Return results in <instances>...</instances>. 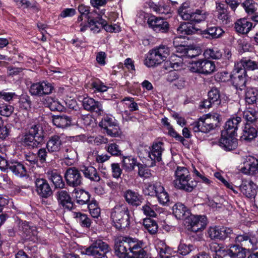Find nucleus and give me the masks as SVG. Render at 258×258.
Instances as JSON below:
<instances>
[{
    "mask_svg": "<svg viewBox=\"0 0 258 258\" xmlns=\"http://www.w3.org/2000/svg\"><path fill=\"white\" fill-rule=\"evenodd\" d=\"M94 23V25H93L92 27L95 26L96 29L97 28L98 30H91L95 32H99L101 28H103L107 32H112L115 31V28L111 25L107 24L106 20L103 19L100 14L99 15L98 18H97L95 20V22Z\"/></svg>",
    "mask_w": 258,
    "mask_h": 258,
    "instance_id": "nucleus-43",
    "label": "nucleus"
},
{
    "mask_svg": "<svg viewBox=\"0 0 258 258\" xmlns=\"http://www.w3.org/2000/svg\"><path fill=\"white\" fill-rule=\"evenodd\" d=\"M178 14L183 20L198 23L205 21L208 16V13L204 10H192L187 3H183L179 7Z\"/></svg>",
    "mask_w": 258,
    "mask_h": 258,
    "instance_id": "nucleus-4",
    "label": "nucleus"
},
{
    "mask_svg": "<svg viewBox=\"0 0 258 258\" xmlns=\"http://www.w3.org/2000/svg\"><path fill=\"white\" fill-rule=\"evenodd\" d=\"M17 96V95L15 92H8L4 90L0 91V99L4 100L6 102H10Z\"/></svg>",
    "mask_w": 258,
    "mask_h": 258,
    "instance_id": "nucleus-61",
    "label": "nucleus"
},
{
    "mask_svg": "<svg viewBox=\"0 0 258 258\" xmlns=\"http://www.w3.org/2000/svg\"><path fill=\"white\" fill-rule=\"evenodd\" d=\"M241 121V117L238 116L230 118L226 121L225 129L222 132H223L224 135H236L238 125Z\"/></svg>",
    "mask_w": 258,
    "mask_h": 258,
    "instance_id": "nucleus-27",
    "label": "nucleus"
},
{
    "mask_svg": "<svg viewBox=\"0 0 258 258\" xmlns=\"http://www.w3.org/2000/svg\"><path fill=\"white\" fill-rule=\"evenodd\" d=\"M204 55L207 58L218 59L222 57V54L217 48H213L205 50Z\"/></svg>",
    "mask_w": 258,
    "mask_h": 258,
    "instance_id": "nucleus-50",
    "label": "nucleus"
},
{
    "mask_svg": "<svg viewBox=\"0 0 258 258\" xmlns=\"http://www.w3.org/2000/svg\"><path fill=\"white\" fill-rule=\"evenodd\" d=\"M170 49L165 45H160L150 50L145 59L148 67H154L165 60L170 54Z\"/></svg>",
    "mask_w": 258,
    "mask_h": 258,
    "instance_id": "nucleus-7",
    "label": "nucleus"
},
{
    "mask_svg": "<svg viewBox=\"0 0 258 258\" xmlns=\"http://www.w3.org/2000/svg\"><path fill=\"white\" fill-rule=\"evenodd\" d=\"M107 243L100 239L92 241L89 246L81 252L82 254L93 256V258H108L106 253L109 251Z\"/></svg>",
    "mask_w": 258,
    "mask_h": 258,
    "instance_id": "nucleus-8",
    "label": "nucleus"
},
{
    "mask_svg": "<svg viewBox=\"0 0 258 258\" xmlns=\"http://www.w3.org/2000/svg\"><path fill=\"white\" fill-rule=\"evenodd\" d=\"M149 6L151 9L158 14L165 15L171 14V8L169 6H158L153 2L149 3Z\"/></svg>",
    "mask_w": 258,
    "mask_h": 258,
    "instance_id": "nucleus-48",
    "label": "nucleus"
},
{
    "mask_svg": "<svg viewBox=\"0 0 258 258\" xmlns=\"http://www.w3.org/2000/svg\"><path fill=\"white\" fill-rule=\"evenodd\" d=\"M10 133L9 128L5 124L3 119L0 117V139L6 140L10 135Z\"/></svg>",
    "mask_w": 258,
    "mask_h": 258,
    "instance_id": "nucleus-59",
    "label": "nucleus"
},
{
    "mask_svg": "<svg viewBox=\"0 0 258 258\" xmlns=\"http://www.w3.org/2000/svg\"><path fill=\"white\" fill-rule=\"evenodd\" d=\"M48 178L50 180L56 188H63L65 183L63 181L61 176L55 170H50L47 172Z\"/></svg>",
    "mask_w": 258,
    "mask_h": 258,
    "instance_id": "nucleus-39",
    "label": "nucleus"
},
{
    "mask_svg": "<svg viewBox=\"0 0 258 258\" xmlns=\"http://www.w3.org/2000/svg\"><path fill=\"white\" fill-rule=\"evenodd\" d=\"M246 76V74L245 73L244 69H238L234 66V70L230 75V78L233 85L237 89L242 90L245 88Z\"/></svg>",
    "mask_w": 258,
    "mask_h": 258,
    "instance_id": "nucleus-12",
    "label": "nucleus"
},
{
    "mask_svg": "<svg viewBox=\"0 0 258 258\" xmlns=\"http://www.w3.org/2000/svg\"><path fill=\"white\" fill-rule=\"evenodd\" d=\"M159 252L161 258H179L178 255L175 254V251L166 246L164 248H160Z\"/></svg>",
    "mask_w": 258,
    "mask_h": 258,
    "instance_id": "nucleus-53",
    "label": "nucleus"
},
{
    "mask_svg": "<svg viewBox=\"0 0 258 258\" xmlns=\"http://www.w3.org/2000/svg\"><path fill=\"white\" fill-rule=\"evenodd\" d=\"M242 6L247 13H253L257 10V5L253 0H246Z\"/></svg>",
    "mask_w": 258,
    "mask_h": 258,
    "instance_id": "nucleus-56",
    "label": "nucleus"
},
{
    "mask_svg": "<svg viewBox=\"0 0 258 258\" xmlns=\"http://www.w3.org/2000/svg\"><path fill=\"white\" fill-rule=\"evenodd\" d=\"M174 186L180 190L191 192L196 187L197 182L192 179L188 169L184 166H177L174 171Z\"/></svg>",
    "mask_w": 258,
    "mask_h": 258,
    "instance_id": "nucleus-3",
    "label": "nucleus"
},
{
    "mask_svg": "<svg viewBox=\"0 0 258 258\" xmlns=\"http://www.w3.org/2000/svg\"><path fill=\"white\" fill-rule=\"evenodd\" d=\"M75 217L78 219L81 225L84 227L88 228L91 226V220L86 214L81 213H75Z\"/></svg>",
    "mask_w": 258,
    "mask_h": 258,
    "instance_id": "nucleus-55",
    "label": "nucleus"
},
{
    "mask_svg": "<svg viewBox=\"0 0 258 258\" xmlns=\"http://www.w3.org/2000/svg\"><path fill=\"white\" fill-rule=\"evenodd\" d=\"M145 228L151 234H155L158 231V226L157 222L151 218H146L143 221Z\"/></svg>",
    "mask_w": 258,
    "mask_h": 258,
    "instance_id": "nucleus-46",
    "label": "nucleus"
},
{
    "mask_svg": "<svg viewBox=\"0 0 258 258\" xmlns=\"http://www.w3.org/2000/svg\"><path fill=\"white\" fill-rule=\"evenodd\" d=\"M184 220L186 229L188 231L194 233L204 229L207 224L205 216H196L190 214V216Z\"/></svg>",
    "mask_w": 258,
    "mask_h": 258,
    "instance_id": "nucleus-11",
    "label": "nucleus"
},
{
    "mask_svg": "<svg viewBox=\"0 0 258 258\" xmlns=\"http://www.w3.org/2000/svg\"><path fill=\"white\" fill-rule=\"evenodd\" d=\"M124 198L126 201L133 206H138L142 202V196L138 192L128 189L124 194Z\"/></svg>",
    "mask_w": 258,
    "mask_h": 258,
    "instance_id": "nucleus-32",
    "label": "nucleus"
},
{
    "mask_svg": "<svg viewBox=\"0 0 258 258\" xmlns=\"http://www.w3.org/2000/svg\"><path fill=\"white\" fill-rule=\"evenodd\" d=\"M235 241L238 243H243L244 245H247L248 246H251L252 248L256 247V238L251 234L245 233L243 235H239L236 237Z\"/></svg>",
    "mask_w": 258,
    "mask_h": 258,
    "instance_id": "nucleus-36",
    "label": "nucleus"
},
{
    "mask_svg": "<svg viewBox=\"0 0 258 258\" xmlns=\"http://www.w3.org/2000/svg\"><path fill=\"white\" fill-rule=\"evenodd\" d=\"M57 199L59 204L64 209L72 210L73 204L71 198L66 190H60L56 192Z\"/></svg>",
    "mask_w": 258,
    "mask_h": 258,
    "instance_id": "nucleus-25",
    "label": "nucleus"
},
{
    "mask_svg": "<svg viewBox=\"0 0 258 258\" xmlns=\"http://www.w3.org/2000/svg\"><path fill=\"white\" fill-rule=\"evenodd\" d=\"M53 124L59 128H66L71 125L72 118L66 115H56L53 116Z\"/></svg>",
    "mask_w": 258,
    "mask_h": 258,
    "instance_id": "nucleus-38",
    "label": "nucleus"
},
{
    "mask_svg": "<svg viewBox=\"0 0 258 258\" xmlns=\"http://www.w3.org/2000/svg\"><path fill=\"white\" fill-rule=\"evenodd\" d=\"M159 202L162 205H166L169 202V197L168 193L163 189V191H161L156 196Z\"/></svg>",
    "mask_w": 258,
    "mask_h": 258,
    "instance_id": "nucleus-64",
    "label": "nucleus"
},
{
    "mask_svg": "<svg viewBox=\"0 0 258 258\" xmlns=\"http://www.w3.org/2000/svg\"><path fill=\"white\" fill-rule=\"evenodd\" d=\"M139 168L138 174L140 177L144 178H148L151 176L150 169H149L146 166L142 164L139 163L138 164Z\"/></svg>",
    "mask_w": 258,
    "mask_h": 258,
    "instance_id": "nucleus-60",
    "label": "nucleus"
},
{
    "mask_svg": "<svg viewBox=\"0 0 258 258\" xmlns=\"http://www.w3.org/2000/svg\"><path fill=\"white\" fill-rule=\"evenodd\" d=\"M88 209L93 218H98L100 216V209L97 206L96 202L89 204Z\"/></svg>",
    "mask_w": 258,
    "mask_h": 258,
    "instance_id": "nucleus-62",
    "label": "nucleus"
},
{
    "mask_svg": "<svg viewBox=\"0 0 258 258\" xmlns=\"http://www.w3.org/2000/svg\"><path fill=\"white\" fill-rule=\"evenodd\" d=\"M43 103L51 111H62L63 106L54 98L47 96L43 99Z\"/></svg>",
    "mask_w": 258,
    "mask_h": 258,
    "instance_id": "nucleus-44",
    "label": "nucleus"
},
{
    "mask_svg": "<svg viewBox=\"0 0 258 258\" xmlns=\"http://www.w3.org/2000/svg\"><path fill=\"white\" fill-rule=\"evenodd\" d=\"M38 160H39L41 163H50L55 158L52 152L48 151L46 148H41L39 149L37 153Z\"/></svg>",
    "mask_w": 258,
    "mask_h": 258,
    "instance_id": "nucleus-37",
    "label": "nucleus"
},
{
    "mask_svg": "<svg viewBox=\"0 0 258 258\" xmlns=\"http://www.w3.org/2000/svg\"><path fill=\"white\" fill-rule=\"evenodd\" d=\"M258 91L254 88H247L245 93V100L248 104L255 103L258 99Z\"/></svg>",
    "mask_w": 258,
    "mask_h": 258,
    "instance_id": "nucleus-45",
    "label": "nucleus"
},
{
    "mask_svg": "<svg viewBox=\"0 0 258 258\" xmlns=\"http://www.w3.org/2000/svg\"><path fill=\"white\" fill-rule=\"evenodd\" d=\"M111 218L116 229H123L130 224V215L128 208L124 206H116L112 209Z\"/></svg>",
    "mask_w": 258,
    "mask_h": 258,
    "instance_id": "nucleus-5",
    "label": "nucleus"
},
{
    "mask_svg": "<svg viewBox=\"0 0 258 258\" xmlns=\"http://www.w3.org/2000/svg\"><path fill=\"white\" fill-rule=\"evenodd\" d=\"M80 172L76 167H70L66 170L64 178L69 186L76 187L82 183L83 178Z\"/></svg>",
    "mask_w": 258,
    "mask_h": 258,
    "instance_id": "nucleus-14",
    "label": "nucleus"
},
{
    "mask_svg": "<svg viewBox=\"0 0 258 258\" xmlns=\"http://www.w3.org/2000/svg\"><path fill=\"white\" fill-rule=\"evenodd\" d=\"M122 162V167L126 171L133 170L135 167L138 164L136 159L132 156L124 157Z\"/></svg>",
    "mask_w": 258,
    "mask_h": 258,
    "instance_id": "nucleus-47",
    "label": "nucleus"
},
{
    "mask_svg": "<svg viewBox=\"0 0 258 258\" xmlns=\"http://www.w3.org/2000/svg\"><path fill=\"white\" fill-rule=\"evenodd\" d=\"M142 210L147 216L155 217L157 215L154 211V206L148 202H147L146 204L143 206Z\"/></svg>",
    "mask_w": 258,
    "mask_h": 258,
    "instance_id": "nucleus-58",
    "label": "nucleus"
},
{
    "mask_svg": "<svg viewBox=\"0 0 258 258\" xmlns=\"http://www.w3.org/2000/svg\"><path fill=\"white\" fill-rule=\"evenodd\" d=\"M235 136L234 135H224L223 132H222L219 145L226 151L235 149L237 147V140Z\"/></svg>",
    "mask_w": 258,
    "mask_h": 258,
    "instance_id": "nucleus-18",
    "label": "nucleus"
},
{
    "mask_svg": "<svg viewBox=\"0 0 258 258\" xmlns=\"http://www.w3.org/2000/svg\"><path fill=\"white\" fill-rule=\"evenodd\" d=\"M91 87L94 89L95 91L104 92L107 90L108 87L105 85H103L102 82L99 80H97L93 82L91 84Z\"/></svg>",
    "mask_w": 258,
    "mask_h": 258,
    "instance_id": "nucleus-63",
    "label": "nucleus"
},
{
    "mask_svg": "<svg viewBox=\"0 0 258 258\" xmlns=\"http://www.w3.org/2000/svg\"><path fill=\"white\" fill-rule=\"evenodd\" d=\"M36 191L41 198H47L52 195V190L47 180L43 178H36L35 180Z\"/></svg>",
    "mask_w": 258,
    "mask_h": 258,
    "instance_id": "nucleus-16",
    "label": "nucleus"
},
{
    "mask_svg": "<svg viewBox=\"0 0 258 258\" xmlns=\"http://www.w3.org/2000/svg\"><path fill=\"white\" fill-rule=\"evenodd\" d=\"M82 105L85 110L95 112L98 114H101L103 111L101 104L98 101H95L92 98H84L82 101Z\"/></svg>",
    "mask_w": 258,
    "mask_h": 258,
    "instance_id": "nucleus-22",
    "label": "nucleus"
},
{
    "mask_svg": "<svg viewBox=\"0 0 258 258\" xmlns=\"http://www.w3.org/2000/svg\"><path fill=\"white\" fill-rule=\"evenodd\" d=\"M219 116V114L214 113L213 115H209V116L206 118H200L198 121L195 122L192 124L193 131L195 133L201 132L208 133L210 132L218 126Z\"/></svg>",
    "mask_w": 258,
    "mask_h": 258,
    "instance_id": "nucleus-9",
    "label": "nucleus"
},
{
    "mask_svg": "<svg viewBox=\"0 0 258 258\" xmlns=\"http://www.w3.org/2000/svg\"><path fill=\"white\" fill-rule=\"evenodd\" d=\"M243 118L250 124H253L254 122L256 124L258 119V112L252 109L245 110L243 112Z\"/></svg>",
    "mask_w": 258,
    "mask_h": 258,
    "instance_id": "nucleus-51",
    "label": "nucleus"
},
{
    "mask_svg": "<svg viewBox=\"0 0 258 258\" xmlns=\"http://www.w3.org/2000/svg\"><path fill=\"white\" fill-rule=\"evenodd\" d=\"M215 13L217 18L222 22L227 21L229 18L227 7L221 2H216Z\"/></svg>",
    "mask_w": 258,
    "mask_h": 258,
    "instance_id": "nucleus-40",
    "label": "nucleus"
},
{
    "mask_svg": "<svg viewBox=\"0 0 258 258\" xmlns=\"http://www.w3.org/2000/svg\"><path fill=\"white\" fill-rule=\"evenodd\" d=\"M191 72L209 75L215 70V65L213 61L207 59H200L192 61L188 67Z\"/></svg>",
    "mask_w": 258,
    "mask_h": 258,
    "instance_id": "nucleus-10",
    "label": "nucleus"
},
{
    "mask_svg": "<svg viewBox=\"0 0 258 258\" xmlns=\"http://www.w3.org/2000/svg\"><path fill=\"white\" fill-rule=\"evenodd\" d=\"M80 171L84 176L93 181H99L100 177L95 168L92 166L83 165L80 166Z\"/></svg>",
    "mask_w": 258,
    "mask_h": 258,
    "instance_id": "nucleus-29",
    "label": "nucleus"
},
{
    "mask_svg": "<svg viewBox=\"0 0 258 258\" xmlns=\"http://www.w3.org/2000/svg\"><path fill=\"white\" fill-rule=\"evenodd\" d=\"M75 194L76 202L79 204L83 205L87 204L89 201L90 195L88 192L84 190H80L76 191Z\"/></svg>",
    "mask_w": 258,
    "mask_h": 258,
    "instance_id": "nucleus-49",
    "label": "nucleus"
},
{
    "mask_svg": "<svg viewBox=\"0 0 258 258\" xmlns=\"http://www.w3.org/2000/svg\"><path fill=\"white\" fill-rule=\"evenodd\" d=\"M208 99L211 100L216 105H219L221 103L219 91L216 88H213L208 92Z\"/></svg>",
    "mask_w": 258,
    "mask_h": 258,
    "instance_id": "nucleus-54",
    "label": "nucleus"
},
{
    "mask_svg": "<svg viewBox=\"0 0 258 258\" xmlns=\"http://www.w3.org/2000/svg\"><path fill=\"white\" fill-rule=\"evenodd\" d=\"M62 147L61 137L58 135H53L49 137L46 147L48 151L53 153H58Z\"/></svg>",
    "mask_w": 258,
    "mask_h": 258,
    "instance_id": "nucleus-20",
    "label": "nucleus"
},
{
    "mask_svg": "<svg viewBox=\"0 0 258 258\" xmlns=\"http://www.w3.org/2000/svg\"><path fill=\"white\" fill-rule=\"evenodd\" d=\"M200 29L196 28L191 23L183 22L177 28V31L179 34L183 35H189L195 34L196 33L200 32Z\"/></svg>",
    "mask_w": 258,
    "mask_h": 258,
    "instance_id": "nucleus-34",
    "label": "nucleus"
},
{
    "mask_svg": "<svg viewBox=\"0 0 258 258\" xmlns=\"http://www.w3.org/2000/svg\"><path fill=\"white\" fill-rule=\"evenodd\" d=\"M19 229L23 232V236L28 239L33 240V237H35L37 234L36 228L31 227L26 221L22 222L20 224Z\"/></svg>",
    "mask_w": 258,
    "mask_h": 258,
    "instance_id": "nucleus-35",
    "label": "nucleus"
},
{
    "mask_svg": "<svg viewBox=\"0 0 258 258\" xmlns=\"http://www.w3.org/2000/svg\"><path fill=\"white\" fill-rule=\"evenodd\" d=\"M226 253L232 258H244L246 249L237 245H233L226 250Z\"/></svg>",
    "mask_w": 258,
    "mask_h": 258,
    "instance_id": "nucleus-41",
    "label": "nucleus"
},
{
    "mask_svg": "<svg viewBox=\"0 0 258 258\" xmlns=\"http://www.w3.org/2000/svg\"><path fill=\"white\" fill-rule=\"evenodd\" d=\"M173 213L178 219L185 220L190 216V212L183 204L178 203L172 208Z\"/></svg>",
    "mask_w": 258,
    "mask_h": 258,
    "instance_id": "nucleus-30",
    "label": "nucleus"
},
{
    "mask_svg": "<svg viewBox=\"0 0 258 258\" xmlns=\"http://www.w3.org/2000/svg\"><path fill=\"white\" fill-rule=\"evenodd\" d=\"M256 124L247 123L243 131L241 138L245 141H250L256 137L257 132Z\"/></svg>",
    "mask_w": 258,
    "mask_h": 258,
    "instance_id": "nucleus-31",
    "label": "nucleus"
},
{
    "mask_svg": "<svg viewBox=\"0 0 258 258\" xmlns=\"http://www.w3.org/2000/svg\"><path fill=\"white\" fill-rule=\"evenodd\" d=\"M240 171L246 174H255L258 172V160L252 156L247 157Z\"/></svg>",
    "mask_w": 258,
    "mask_h": 258,
    "instance_id": "nucleus-19",
    "label": "nucleus"
},
{
    "mask_svg": "<svg viewBox=\"0 0 258 258\" xmlns=\"http://www.w3.org/2000/svg\"><path fill=\"white\" fill-rule=\"evenodd\" d=\"M53 87L47 82H40L32 84L30 88L32 95L42 96L52 93Z\"/></svg>",
    "mask_w": 258,
    "mask_h": 258,
    "instance_id": "nucleus-15",
    "label": "nucleus"
},
{
    "mask_svg": "<svg viewBox=\"0 0 258 258\" xmlns=\"http://www.w3.org/2000/svg\"><path fill=\"white\" fill-rule=\"evenodd\" d=\"M117 124L115 119L109 116L104 117L99 122V125L104 130Z\"/></svg>",
    "mask_w": 258,
    "mask_h": 258,
    "instance_id": "nucleus-57",
    "label": "nucleus"
},
{
    "mask_svg": "<svg viewBox=\"0 0 258 258\" xmlns=\"http://www.w3.org/2000/svg\"><path fill=\"white\" fill-rule=\"evenodd\" d=\"M223 32V30L219 27L211 26L208 27L206 29L204 30L200 29L199 33L203 38L213 39L220 37Z\"/></svg>",
    "mask_w": 258,
    "mask_h": 258,
    "instance_id": "nucleus-24",
    "label": "nucleus"
},
{
    "mask_svg": "<svg viewBox=\"0 0 258 258\" xmlns=\"http://www.w3.org/2000/svg\"><path fill=\"white\" fill-rule=\"evenodd\" d=\"M144 243L136 238L122 237L115 242V252L119 258H148Z\"/></svg>",
    "mask_w": 258,
    "mask_h": 258,
    "instance_id": "nucleus-1",
    "label": "nucleus"
},
{
    "mask_svg": "<svg viewBox=\"0 0 258 258\" xmlns=\"http://www.w3.org/2000/svg\"><path fill=\"white\" fill-rule=\"evenodd\" d=\"M8 169L18 177H24L27 175V171L25 165L21 162L12 161L9 163Z\"/></svg>",
    "mask_w": 258,
    "mask_h": 258,
    "instance_id": "nucleus-23",
    "label": "nucleus"
},
{
    "mask_svg": "<svg viewBox=\"0 0 258 258\" xmlns=\"http://www.w3.org/2000/svg\"><path fill=\"white\" fill-rule=\"evenodd\" d=\"M164 144L162 142H154L150 151L148 153V156L152 161L160 162L162 159V154L164 150Z\"/></svg>",
    "mask_w": 258,
    "mask_h": 258,
    "instance_id": "nucleus-21",
    "label": "nucleus"
},
{
    "mask_svg": "<svg viewBox=\"0 0 258 258\" xmlns=\"http://www.w3.org/2000/svg\"><path fill=\"white\" fill-rule=\"evenodd\" d=\"M208 234L212 239L224 240L230 236L232 234V230L229 228L215 226L210 227L208 231Z\"/></svg>",
    "mask_w": 258,
    "mask_h": 258,
    "instance_id": "nucleus-17",
    "label": "nucleus"
},
{
    "mask_svg": "<svg viewBox=\"0 0 258 258\" xmlns=\"http://www.w3.org/2000/svg\"><path fill=\"white\" fill-rule=\"evenodd\" d=\"M252 28V23L247 19H240L234 23L235 31L240 34H246Z\"/></svg>",
    "mask_w": 258,
    "mask_h": 258,
    "instance_id": "nucleus-28",
    "label": "nucleus"
},
{
    "mask_svg": "<svg viewBox=\"0 0 258 258\" xmlns=\"http://www.w3.org/2000/svg\"><path fill=\"white\" fill-rule=\"evenodd\" d=\"M78 11L80 13V16L78 18V23L82 21L83 20L87 22V24L81 23L80 24V31H85L87 28L89 27L91 30H98L97 28L94 25L95 20L98 18L99 15L96 11H90L89 7L84 5H80L78 7Z\"/></svg>",
    "mask_w": 258,
    "mask_h": 258,
    "instance_id": "nucleus-6",
    "label": "nucleus"
},
{
    "mask_svg": "<svg viewBox=\"0 0 258 258\" xmlns=\"http://www.w3.org/2000/svg\"><path fill=\"white\" fill-rule=\"evenodd\" d=\"M45 133L39 124H30L21 139V144L29 149L37 148L44 142Z\"/></svg>",
    "mask_w": 258,
    "mask_h": 258,
    "instance_id": "nucleus-2",
    "label": "nucleus"
},
{
    "mask_svg": "<svg viewBox=\"0 0 258 258\" xmlns=\"http://www.w3.org/2000/svg\"><path fill=\"white\" fill-rule=\"evenodd\" d=\"M239 188L244 195L249 198H254L256 194L255 185L252 181L243 180Z\"/></svg>",
    "mask_w": 258,
    "mask_h": 258,
    "instance_id": "nucleus-26",
    "label": "nucleus"
},
{
    "mask_svg": "<svg viewBox=\"0 0 258 258\" xmlns=\"http://www.w3.org/2000/svg\"><path fill=\"white\" fill-rule=\"evenodd\" d=\"M14 111V107L4 102H0V115L9 117Z\"/></svg>",
    "mask_w": 258,
    "mask_h": 258,
    "instance_id": "nucleus-52",
    "label": "nucleus"
},
{
    "mask_svg": "<svg viewBox=\"0 0 258 258\" xmlns=\"http://www.w3.org/2000/svg\"><path fill=\"white\" fill-rule=\"evenodd\" d=\"M149 27L156 32L166 33L169 29L168 23L161 17L150 16L147 20Z\"/></svg>",
    "mask_w": 258,
    "mask_h": 258,
    "instance_id": "nucleus-13",
    "label": "nucleus"
},
{
    "mask_svg": "<svg viewBox=\"0 0 258 258\" xmlns=\"http://www.w3.org/2000/svg\"><path fill=\"white\" fill-rule=\"evenodd\" d=\"M235 66L237 67V68L244 69L246 74L247 71L258 70V62L246 58L241 59L237 63H235Z\"/></svg>",
    "mask_w": 258,
    "mask_h": 258,
    "instance_id": "nucleus-33",
    "label": "nucleus"
},
{
    "mask_svg": "<svg viewBox=\"0 0 258 258\" xmlns=\"http://www.w3.org/2000/svg\"><path fill=\"white\" fill-rule=\"evenodd\" d=\"M64 163L67 165H73L77 157L76 151L71 147H67L63 152Z\"/></svg>",
    "mask_w": 258,
    "mask_h": 258,
    "instance_id": "nucleus-42",
    "label": "nucleus"
}]
</instances>
